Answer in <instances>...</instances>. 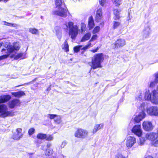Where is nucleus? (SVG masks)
Here are the masks:
<instances>
[{
    "mask_svg": "<svg viewBox=\"0 0 158 158\" xmlns=\"http://www.w3.org/2000/svg\"><path fill=\"white\" fill-rule=\"evenodd\" d=\"M92 46V44L91 43H89V42H88V44L85 45V46L83 47L81 49V50H83L82 52H81L82 54H83L85 50L88 49L89 48L91 47Z\"/></svg>",
    "mask_w": 158,
    "mask_h": 158,
    "instance_id": "obj_27",
    "label": "nucleus"
},
{
    "mask_svg": "<svg viewBox=\"0 0 158 158\" xmlns=\"http://www.w3.org/2000/svg\"><path fill=\"white\" fill-rule=\"evenodd\" d=\"M23 134L22 133L20 135L18 134L14 133L12 135V139L15 140H19L22 137Z\"/></svg>",
    "mask_w": 158,
    "mask_h": 158,
    "instance_id": "obj_24",
    "label": "nucleus"
},
{
    "mask_svg": "<svg viewBox=\"0 0 158 158\" xmlns=\"http://www.w3.org/2000/svg\"><path fill=\"white\" fill-rule=\"evenodd\" d=\"M46 137L45 138V139L47 141H50L52 140L53 137L51 135H46Z\"/></svg>",
    "mask_w": 158,
    "mask_h": 158,
    "instance_id": "obj_40",
    "label": "nucleus"
},
{
    "mask_svg": "<svg viewBox=\"0 0 158 158\" xmlns=\"http://www.w3.org/2000/svg\"><path fill=\"white\" fill-rule=\"evenodd\" d=\"M145 114L144 111H142L138 115L136 116L134 118L135 123H139L142 119L144 118Z\"/></svg>",
    "mask_w": 158,
    "mask_h": 158,
    "instance_id": "obj_12",
    "label": "nucleus"
},
{
    "mask_svg": "<svg viewBox=\"0 0 158 158\" xmlns=\"http://www.w3.org/2000/svg\"><path fill=\"white\" fill-rule=\"evenodd\" d=\"M94 26L95 23L93 17L92 15H91L88 19V27L89 30H92Z\"/></svg>",
    "mask_w": 158,
    "mask_h": 158,
    "instance_id": "obj_13",
    "label": "nucleus"
},
{
    "mask_svg": "<svg viewBox=\"0 0 158 158\" xmlns=\"http://www.w3.org/2000/svg\"><path fill=\"white\" fill-rule=\"evenodd\" d=\"M46 134L40 133L37 134L36 137L38 139L43 140L45 139L46 137Z\"/></svg>",
    "mask_w": 158,
    "mask_h": 158,
    "instance_id": "obj_25",
    "label": "nucleus"
},
{
    "mask_svg": "<svg viewBox=\"0 0 158 158\" xmlns=\"http://www.w3.org/2000/svg\"><path fill=\"white\" fill-rule=\"evenodd\" d=\"M126 44L125 39L122 38H118L111 44L112 48L114 49H117L123 47Z\"/></svg>",
    "mask_w": 158,
    "mask_h": 158,
    "instance_id": "obj_5",
    "label": "nucleus"
},
{
    "mask_svg": "<svg viewBox=\"0 0 158 158\" xmlns=\"http://www.w3.org/2000/svg\"><path fill=\"white\" fill-rule=\"evenodd\" d=\"M132 132L139 137L141 136L142 132L141 129L140 125H135L131 130Z\"/></svg>",
    "mask_w": 158,
    "mask_h": 158,
    "instance_id": "obj_7",
    "label": "nucleus"
},
{
    "mask_svg": "<svg viewBox=\"0 0 158 158\" xmlns=\"http://www.w3.org/2000/svg\"><path fill=\"white\" fill-rule=\"evenodd\" d=\"M15 56L14 55H12L10 56V57L11 58H14V57Z\"/></svg>",
    "mask_w": 158,
    "mask_h": 158,
    "instance_id": "obj_51",
    "label": "nucleus"
},
{
    "mask_svg": "<svg viewBox=\"0 0 158 158\" xmlns=\"http://www.w3.org/2000/svg\"><path fill=\"white\" fill-rule=\"evenodd\" d=\"M3 44V43H0V48L2 46V45Z\"/></svg>",
    "mask_w": 158,
    "mask_h": 158,
    "instance_id": "obj_52",
    "label": "nucleus"
},
{
    "mask_svg": "<svg viewBox=\"0 0 158 158\" xmlns=\"http://www.w3.org/2000/svg\"><path fill=\"white\" fill-rule=\"evenodd\" d=\"M103 127V124L102 123L96 125L93 129L92 133L93 134L96 133L98 130L102 128Z\"/></svg>",
    "mask_w": 158,
    "mask_h": 158,
    "instance_id": "obj_21",
    "label": "nucleus"
},
{
    "mask_svg": "<svg viewBox=\"0 0 158 158\" xmlns=\"http://www.w3.org/2000/svg\"><path fill=\"white\" fill-rule=\"evenodd\" d=\"M113 14L114 15V20H119L120 18V12L121 10L118 9H113Z\"/></svg>",
    "mask_w": 158,
    "mask_h": 158,
    "instance_id": "obj_16",
    "label": "nucleus"
},
{
    "mask_svg": "<svg viewBox=\"0 0 158 158\" xmlns=\"http://www.w3.org/2000/svg\"><path fill=\"white\" fill-rule=\"evenodd\" d=\"M19 102V100L16 99H13L9 103V107L11 109L13 108Z\"/></svg>",
    "mask_w": 158,
    "mask_h": 158,
    "instance_id": "obj_18",
    "label": "nucleus"
},
{
    "mask_svg": "<svg viewBox=\"0 0 158 158\" xmlns=\"http://www.w3.org/2000/svg\"><path fill=\"white\" fill-rule=\"evenodd\" d=\"M100 30V27L99 26H97L94 28L92 32L94 34L98 33Z\"/></svg>",
    "mask_w": 158,
    "mask_h": 158,
    "instance_id": "obj_33",
    "label": "nucleus"
},
{
    "mask_svg": "<svg viewBox=\"0 0 158 158\" xmlns=\"http://www.w3.org/2000/svg\"><path fill=\"white\" fill-rule=\"evenodd\" d=\"M11 98V96L9 95L0 96V104L7 102Z\"/></svg>",
    "mask_w": 158,
    "mask_h": 158,
    "instance_id": "obj_15",
    "label": "nucleus"
},
{
    "mask_svg": "<svg viewBox=\"0 0 158 158\" xmlns=\"http://www.w3.org/2000/svg\"><path fill=\"white\" fill-rule=\"evenodd\" d=\"M104 60V54L103 53H100L94 54L91 60V69H95L102 67L101 64L103 62Z\"/></svg>",
    "mask_w": 158,
    "mask_h": 158,
    "instance_id": "obj_2",
    "label": "nucleus"
},
{
    "mask_svg": "<svg viewBox=\"0 0 158 158\" xmlns=\"http://www.w3.org/2000/svg\"><path fill=\"white\" fill-rule=\"evenodd\" d=\"M3 110H4V106L3 105H0V113Z\"/></svg>",
    "mask_w": 158,
    "mask_h": 158,
    "instance_id": "obj_48",
    "label": "nucleus"
},
{
    "mask_svg": "<svg viewBox=\"0 0 158 158\" xmlns=\"http://www.w3.org/2000/svg\"><path fill=\"white\" fill-rule=\"evenodd\" d=\"M69 13L67 8H62L60 10H55L52 11V14L54 15H57L61 17H65Z\"/></svg>",
    "mask_w": 158,
    "mask_h": 158,
    "instance_id": "obj_6",
    "label": "nucleus"
},
{
    "mask_svg": "<svg viewBox=\"0 0 158 158\" xmlns=\"http://www.w3.org/2000/svg\"><path fill=\"white\" fill-rule=\"evenodd\" d=\"M144 99L145 100L148 101L152 100V94L150 92L149 90H147L145 93Z\"/></svg>",
    "mask_w": 158,
    "mask_h": 158,
    "instance_id": "obj_20",
    "label": "nucleus"
},
{
    "mask_svg": "<svg viewBox=\"0 0 158 158\" xmlns=\"http://www.w3.org/2000/svg\"><path fill=\"white\" fill-rule=\"evenodd\" d=\"M157 83V82H156L155 80L154 81H151L149 87L150 88L154 87L156 83Z\"/></svg>",
    "mask_w": 158,
    "mask_h": 158,
    "instance_id": "obj_42",
    "label": "nucleus"
},
{
    "mask_svg": "<svg viewBox=\"0 0 158 158\" xmlns=\"http://www.w3.org/2000/svg\"><path fill=\"white\" fill-rule=\"evenodd\" d=\"M100 4L102 6H103L106 2V0H99Z\"/></svg>",
    "mask_w": 158,
    "mask_h": 158,
    "instance_id": "obj_43",
    "label": "nucleus"
},
{
    "mask_svg": "<svg viewBox=\"0 0 158 158\" xmlns=\"http://www.w3.org/2000/svg\"><path fill=\"white\" fill-rule=\"evenodd\" d=\"M120 23L118 22L114 21L113 23L112 28L113 29H115L118 27L120 25Z\"/></svg>",
    "mask_w": 158,
    "mask_h": 158,
    "instance_id": "obj_30",
    "label": "nucleus"
},
{
    "mask_svg": "<svg viewBox=\"0 0 158 158\" xmlns=\"http://www.w3.org/2000/svg\"><path fill=\"white\" fill-rule=\"evenodd\" d=\"M3 24L4 25L9 26L10 27H15L17 26V25L16 24L8 23L5 21H3Z\"/></svg>",
    "mask_w": 158,
    "mask_h": 158,
    "instance_id": "obj_31",
    "label": "nucleus"
},
{
    "mask_svg": "<svg viewBox=\"0 0 158 158\" xmlns=\"http://www.w3.org/2000/svg\"><path fill=\"white\" fill-rule=\"evenodd\" d=\"M112 2L115 5L118 7L121 4V0H112Z\"/></svg>",
    "mask_w": 158,
    "mask_h": 158,
    "instance_id": "obj_34",
    "label": "nucleus"
},
{
    "mask_svg": "<svg viewBox=\"0 0 158 158\" xmlns=\"http://www.w3.org/2000/svg\"><path fill=\"white\" fill-rule=\"evenodd\" d=\"M104 22H102L99 24V25L101 26L102 27H103L104 25Z\"/></svg>",
    "mask_w": 158,
    "mask_h": 158,
    "instance_id": "obj_49",
    "label": "nucleus"
},
{
    "mask_svg": "<svg viewBox=\"0 0 158 158\" xmlns=\"http://www.w3.org/2000/svg\"><path fill=\"white\" fill-rule=\"evenodd\" d=\"M98 38V36L96 34H94L91 37L90 40L89 41V43H90L91 42L94 41L97 39Z\"/></svg>",
    "mask_w": 158,
    "mask_h": 158,
    "instance_id": "obj_39",
    "label": "nucleus"
},
{
    "mask_svg": "<svg viewBox=\"0 0 158 158\" xmlns=\"http://www.w3.org/2000/svg\"><path fill=\"white\" fill-rule=\"evenodd\" d=\"M144 158H154L152 156L148 155L146 157H145Z\"/></svg>",
    "mask_w": 158,
    "mask_h": 158,
    "instance_id": "obj_50",
    "label": "nucleus"
},
{
    "mask_svg": "<svg viewBox=\"0 0 158 158\" xmlns=\"http://www.w3.org/2000/svg\"><path fill=\"white\" fill-rule=\"evenodd\" d=\"M72 22H69L68 23L69 28V34L71 35V38L74 39L77 35L78 31V27L77 25H74Z\"/></svg>",
    "mask_w": 158,
    "mask_h": 158,
    "instance_id": "obj_3",
    "label": "nucleus"
},
{
    "mask_svg": "<svg viewBox=\"0 0 158 158\" xmlns=\"http://www.w3.org/2000/svg\"><path fill=\"white\" fill-rule=\"evenodd\" d=\"M91 36V34L90 32H88L86 33L83 37L81 39V40L83 41L89 40Z\"/></svg>",
    "mask_w": 158,
    "mask_h": 158,
    "instance_id": "obj_23",
    "label": "nucleus"
},
{
    "mask_svg": "<svg viewBox=\"0 0 158 158\" xmlns=\"http://www.w3.org/2000/svg\"><path fill=\"white\" fill-rule=\"evenodd\" d=\"M155 80L158 83V72L155 74Z\"/></svg>",
    "mask_w": 158,
    "mask_h": 158,
    "instance_id": "obj_46",
    "label": "nucleus"
},
{
    "mask_svg": "<svg viewBox=\"0 0 158 158\" xmlns=\"http://www.w3.org/2000/svg\"><path fill=\"white\" fill-rule=\"evenodd\" d=\"M35 79H34L33 80V81H34L35 80Z\"/></svg>",
    "mask_w": 158,
    "mask_h": 158,
    "instance_id": "obj_55",
    "label": "nucleus"
},
{
    "mask_svg": "<svg viewBox=\"0 0 158 158\" xmlns=\"http://www.w3.org/2000/svg\"><path fill=\"white\" fill-rule=\"evenodd\" d=\"M29 31L32 34L36 35L38 34L39 33L38 30L35 28H30Z\"/></svg>",
    "mask_w": 158,
    "mask_h": 158,
    "instance_id": "obj_28",
    "label": "nucleus"
},
{
    "mask_svg": "<svg viewBox=\"0 0 158 158\" xmlns=\"http://www.w3.org/2000/svg\"><path fill=\"white\" fill-rule=\"evenodd\" d=\"M4 47L6 48H2L1 52L2 54H5L0 56V61L6 59L15 50L17 51L20 48L19 43L17 42L14 43L13 46L9 44Z\"/></svg>",
    "mask_w": 158,
    "mask_h": 158,
    "instance_id": "obj_1",
    "label": "nucleus"
},
{
    "mask_svg": "<svg viewBox=\"0 0 158 158\" xmlns=\"http://www.w3.org/2000/svg\"><path fill=\"white\" fill-rule=\"evenodd\" d=\"M136 143L135 138L132 136H129L127 139L126 145L128 148H131Z\"/></svg>",
    "mask_w": 158,
    "mask_h": 158,
    "instance_id": "obj_11",
    "label": "nucleus"
},
{
    "mask_svg": "<svg viewBox=\"0 0 158 158\" xmlns=\"http://www.w3.org/2000/svg\"><path fill=\"white\" fill-rule=\"evenodd\" d=\"M11 94L15 97L18 98H20L25 95V93L23 91H21L12 92Z\"/></svg>",
    "mask_w": 158,
    "mask_h": 158,
    "instance_id": "obj_19",
    "label": "nucleus"
},
{
    "mask_svg": "<svg viewBox=\"0 0 158 158\" xmlns=\"http://www.w3.org/2000/svg\"><path fill=\"white\" fill-rule=\"evenodd\" d=\"M63 3L64 4L63 0H56L55 1V4L56 7L60 8Z\"/></svg>",
    "mask_w": 158,
    "mask_h": 158,
    "instance_id": "obj_26",
    "label": "nucleus"
},
{
    "mask_svg": "<svg viewBox=\"0 0 158 158\" xmlns=\"http://www.w3.org/2000/svg\"><path fill=\"white\" fill-rule=\"evenodd\" d=\"M103 18L102 10L101 8L98 9L96 12L95 20L97 23L100 22Z\"/></svg>",
    "mask_w": 158,
    "mask_h": 158,
    "instance_id": "obj_10",
    "label": "nucleus"
},
{
    "mask_svg": "<svg viewBox=\"0 0 158 158\" xmlns=\"http://www.w3.org/2000/svg\"><path fill=\"white\" fill-rule=\"evenodd\" d=\"M88 133L87 130L82 128H78L75 131L74 135L77 138L85 139L88 136Z\"/></svg>",
    "mask_w": 158,
    "mask_h": 158,
    "instance_id": "obj_4",
    "label": "nucleus"
},
{
    "mask_svg": "<svg viewBox=\"0 0 158 158\" xmlns=\"http://www.w3.org/2000/svg\"><path fill=\"white\" fill-rule=\"evenodd\" d=\"M143 128L147 131H152L153 128V126L151 122L148 121H144L142 123Z\"/></svg>",
    "mask_w": 158,
    "mask_h": 158,
    "instance_id": "obj_9",
    "label": "nucleus"
},
{
    "mask_svg": "<svg viewBox=\"0 0 158 158\" xmlns=\"http://www.w3.org/2000/svg\"><path fill=\"white\" fill-rule=\"evenodd\" d=\"M81 30L82 33H84L86 30V26L84 23H82L81 24Z\"/></svg>",
    "mask_w": 158,
    "mask_h": 158,
    "instance_id": "obj_32",
    "label": "nucleus"
},
{
    "mask_svg": "<svg viewBox=\"0 0 158 158\" xmlns=\"http://www.w3.org/2000/svg\"><path fill=\"white\" fill-rule=\"evenodd\" d=\"M100 48L99 47H98L96 48L95 49H92L91 50V52H92L94 53L98 52V50Z\"/></svg>",
    "mask_w": 158,
    "mask_h": 158,
    "instance_id": "obj_45",
    "label": "nucleus"
},
{
    "mask_svg": "<svg viewBox=\"0 0 158 158\" xmlns=\"http://www.w3.org/2000/svg\"><path fill=\"white\" fill-rule=\"evenodd\" d=\"M56 116H57V115L55 114H48V117L50 119H53L55 118Z\"/></svg>",
    "mask_w": 158,
    "mask_h": 158,
    "instance_id": "obj_41",
    "label": "nucleus"
},
{
    "mask_svg": "<svg viewBox=\"0 0 158 158\" xmlns=\"http://www.w3.org/2000/svg\"><path fill=\"white\" fill-rule=\"evenodd\" d=\"M62 49L66 52H69V45L68 44L67 40H66L64 41V44H63Z\"/></svg>",
    "mask_w": 158,
    "mask_h": 158,
    "instance_id": "obj_22",
    "label": "nucleus"
},
{
    "mask_svg": "<svg viewBox=\"0 0 158 158\" xmlns=\"http://www.w3.org/2000/svg\"><path fill=\"white\" fill-rule=\"evenodd\" d=\"M64 25H65L66 26V27H67V28L66 29H65V28H64V29H68V26H67V24H64Z\"/></svg>",
    "mask_w": 158,
    "mask_h": 158,
    "instance_id": "obj_53",
    "label": "nucleus"
},
{
    "mask_svg": "<svg viewBox=\"0 0 158 158\" xmlns=\"http://www.w3.org/2000/svg\"><path fill=\"white\" fill-rule=\"evenodd\" d=\"M150 29L149 27L145 28L143 30V35L145 36L146 37H147L150 34Z\"/></svg>",
    "mask_w": 158,
    "mask_h": 158,
    "instance_id": "obj_29",
    "label": "nucleus"
},
{
    "mask_svg": "<svg viewBox=\"0 0 158 158\" xmlns=\"http://www.w3.org/2000/svg\"><path fill=\"white\" fill-rule=\"evenodd\" d=\"M82 45H78L74 47L73 48V50L74 52H78L81 48L82 47Z\"/></svg>",
    "mask_w": 158,
    "mask_h": 158,
    "instance_id": "obj_37",
    "label": "nucleus"
},
{
    "mask_svg": "<svg viewBox=\"0 0 158 158\" xmlns=\"http://www.w3.org/2000/svg\"><path fill=\"white\" fill-rule=\"evenodd\" d=\"M1 1H3V0H0V2H1Z\"/></svg>",
    "mask_w": 158,
    "mask_h": 158,
    "instance_id": "obj_54",
    "label": "nucleus"
},
{
    "mask_svg": "<svg viewBox=\"0 0 158 158\" xmlns=\"http://www.w3.org/2000/svg\"><path fill=\"white\" fill-rule=\"evenodd\" d=\"M147 112L151 115L158 116V107L151 106L147 110Z\"/></svg>",
    "mask_w": 158,
    "mask_h": 158,
    "instance_id": "obj_8",
    "label": "nucleus"
},
{
    "mask_svg": "<svg viewBox=\"0 0 158 158\" xmlns=\"http://www.w3.org/2000/svg\"><path fill=\"white\" fill-rule=\"evenodd\" d=\"M16 131L17 134L20 135V133H21L22 131V129L21 128H18L16 129Z\"/></svg>",
    "mask_w": 158,
    "mask_h": 158,
    "instance_id": "obj_44",
    "label": "nucleus"
},
{
    "mask_svg": "<svg viewBox=\"0 0 158 158\" xmlns=\"http://www.w3.org/2000/svg\"><path fill=\"white\" fill-rule=\"evenodd\" d=\"M54 122L57 123H59L61 122V117L60 116L57 115L56 116L55 118L54 119Z\"/></svg>",
    "mask_w": 158,
    "mask_h": 158,
    "instance_id": "obj_36",
    "label": "nucleus"
},
{
    "mask_svg": "<svg viewBox=\"0 0 158 158\" xmlns=\"http://www.w3.org/2000/svg\"><path fill=\"white\" fill-rule=\"evenodd\" d=\"M23 53L22 52H20L17 54L14 57V59L17 60L21 58L23 56Z\"/></svg>",
    "mask_w": 158,
    "mask_h": 158,
    "instance_id": "obj_35",
    "label": "nucleus"
},
{
    "mask_svg": "<svg viewBox=\"0 0 158 158\" xmlns=\"http://www.w3.org/2000/svg\"><path fill=\"white\" fill-rule=\"evenodd\" d=\"M152 101L153 103L155 104H158V99L157 98V96L158 94V92L156 89L153 90L152 91Z\"/></svg>",
    "mask_w": 158,
    "mask_h": 158,
    "instance_id": "obj_14",
    "label": "nucleus"
},
{
    "mask_svg": "<svg viewBox=\"0 0 158 158\" xmlns=\"http://www.w3.org/2000/svg\"><path fill=\"white\" fill-rule=\"evenodd\" d=\"M35 131V130L34 128H31L28 131V134L29 135H31L34 133Z\"/></svg>",
    "mask_w": 158,
    "mask_h": 158,
    "instance_id": "obj_38",
    "label": "nucleus"
},
{
    "mask_svg": "<svg viewBox=\"0 0 158 158\" xmlns=\"http://www.w3.org/2000/svg\"><path fill=\"white\" fill-rule=\"evenodd\" d=\"M116 158H126L125 157L123 156L121 154H118L116 156Z\"/></svg>",
    "mask_w": 158,
    "mask_h": 158,
    "instance_id": "obj_47",
    "label": "nucleus"
},
{
    "mask_svg": "<svg viewBox=\"0 0 158 158\" xmlns=\"http://www.w3.org/2000/svg\"><path fill=\"white\" fill-rule=\"evenodd\" d=\"M1 113V116L2 117H5L7 116H12L14 115V112L10 111H3Z\"/></svg>",
    "mask_w": 158,
    "mask_h": 158,
    "instance_id": "obj_17",
    "label": "nucleus"
}]
</instances>
